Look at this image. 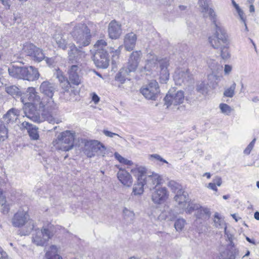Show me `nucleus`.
<instances>
[{
    "label": "nucleus",
    "instance_id": "obj_1",
    "mask_svg": "<svg viewBox=\"0 0 259 259\" xmlns=\"http://www.w3.org/2000/svg\"><path fill=\"white\" fill-rule=\"evenodd\" d=\"M80 69L77 65H72L68 67L67 72V77L63 73L57 71V78L60 83L62 90L65 96L74 97L79 92L76 87L82 83V76L79 74Z\"/></svg>",
    "mask_w": 259,
    "mask_h": 259
},
{
    "label": "nucleus",
    "instance_id": "obj_2",
    "mask_svg": "<svg viewBox=\"0 0 259 259\" xmlns=\"http://www.w3.org/2000/svg\"><path fill=\"white\" fill-rule=\"evenodd\" d=\"M55 84L48 80L44 81L39 86V91L44 95L48 97L46 99V111L42 116L45 120L52 124H58L62 122L60 118L56 117L58 113V106L53 99L56 91Z\"/></svg>",
    "mask_w": 259,
    "mask_h": 259
},
{
    "label": "nucleus",
    "instance_id": "obj_3",
    "mask_svg": "<svg viewBox=\"0 0 259 259\" xmlns=\"http://www.w3.org/2000/svg\"><path fill=\"white\" fill-rule=\"evenodd\" d=\"M70 25L73 26L70 34L78 47L88 46L91 42V32L96 31V25L90 23L88 26L84 23L74 22H71Z\"/></svg>",
    "mask_w": 259,
    "mask_h": 259
},
{
    "label": "nucleus",
    "instance_id": "obj_4",
    "mask_svg": "<svg viewBox=\"0 0 259 259\" xmlns=\"http://www.w3.org/2000/svg\"><path fill=\"white\" fill-rule=\"evenodd\" d=\"M75 132L66 130L60 133L52 142L53 146L58 150L69 151L74 147Z\"/></svg>",
    "mask_w": 259,
    "mask_h": 259
},
{
    "label": "nucleus",
    "instance_id": "obj_5",
    "mask_svg": "<svg viewBox=\"0 0 259 259\" xmlns=\"http://www.w3.org/2000/svg\"><path fill=\"white\" fill-rule=\"evenodd\" d=\"M10 76L17 79L33 81L38 79L39 73L37 69L32 66L19 67L13 66L8 69Z\"/></svg>",
    "mask_w": 259,
    "mask_h": 259
},
{
    "label": "nucleus",
    "instance_id": "obj_6",
    "mask_svg": "<svg viewBox=\"0 0 259 259\" xmlns=\"http://www.w3.org/2000/svg\"><path fill=\"white\" fill-rule=\"evenodd\" d=\"M28 211V208L26 206L20 208L12 219V225L15 227H21L28 224V230L25 235L29 234L34 228V222L30 219Z\"/></svg>",
    "mask_w": 259,
    "mask_h": 259
},
{
    "label": "nucleus",
    "instance_id": "obj_7",
    "mask_svg": "<svg viewBox=\"0 0 259 259\" xmlns=\"http://www.w3.org/2000/svg\"><path fill=\"white\" fill-rule=\"evenodd\" d=\"M84 153L90 158L96 155L105 156L107 151L101 143L97 140H84Z\"/></svg>",
    "mask_w": 259,
    "mask_h": 259
},
{
    "label": "nucleus",
    "instance_id": "obj_8",
    "mask_svg": "<svg viewBox=\"0 0 259 259\" xmlns=\"http://www.w3.org/2000/svg\"><path fill=\"white\" fill-rule=\"evenodd\" d=\"M20 100L23 104H35L39 106V109L46 110V99L44 98L41 100L38 93L34 87H28L25 93H22ZM44 113L47 112L45 111Z\"/></svg>",
    "mask_w": 259,
    "mask_h": 259
},
{
    "label": "nucleus",
    "instance_id": "obj_9",
    "mask_svg": "<svg viewBox=\"0 0 259 259\" xmlns=\"http://www.w3.org/2000/svg\"><path fill=\"white\" fill-rule=\"evenodd\" d=\"M55 233L53 226L43 227L41 229H36L32 236V242L37 246H44L52 239Z\"/></svg>",
    "mask_w": 259,
    "mask_h": 259
},
{
    "label": "nucleus",
    "instance_id": "obj_10",
    "mask_svg": "<svg viewBox=\"0 0 259 259\" xmlns=\"http://www.w3.org/2000/svg\"><path fill=\"white\" fill-rule=\"evenodd\" d=\"M144 172L143 166L136 165L135 167L131 169V172L137 179V183L135 184L133 188V193L135 195H140L144 192V184L142 174Z\"/></svg>",
    "mask_w": 259,
    "mask_h": 259
},
{
    "label": "nucleus",
    "instance_id": "obj_11",
    "mask_svg": "<svg viewBox=\"0 0 259 259\" xmlns=\"http://www.w3.org/2000/svg\"><path fill=\"white\" fill-rule=\"evenodd\" d=\"M215 27V33L209 37V42L213 48L218 49L223 45H227L228 40L221 27L218 25Z\"/></svg>",
    "mask_w": 259,
    "mask_h": 259
},
{
    "label": "nucleus",
    "instance_id": "obj_12",
    "mask_svg": "<svg viewBox=\"0 0 259 259\" xmlns=\"http://www.w3.org/2000/svg\"><path fill=\"white\" fill-rule=\"evenodd\" d=\"M143 168L144 170V172L142 174L144 184L151 190L160 186V185L162 183L163 179L162 176L155 172H152L150 175H146V168L143 166Z\"/></svg>",
    "mask_w": 259,
    "mask_h": 259
},
{
    "label": "nucleus",
    "instance_id": "obj_13",
    "mask_svg": "<svg viewBox=\"0 0 259 259\" xmlns=\"http://www.w3.org/2000/svg\"><path fill=\"white\" fill-rule=\"evenodd\" d=\"M160 92L158 82L152 80L141 89V94L147 99L156 100Z\"/></svg>",
    "mask_w": 259,
    "mask_h": 259
},
{
    "label": "nucleus",
    "instance_id": "obj_14",
    "mask_svg": "<svg viewBox=\"0 0 259 259\" xmlns=\"http://www.w3.org/2000/svg\"><path fill=\"white\" fill-rule=\"evenodd\" d=\"M151 200L156 204H161L169 197V192L165 187L159 186L152 190Z\"/></svg>",
    "mask_w": 259,
    "mask_h": 259
},
{
    "label": "nucleus",
    "instance_id": "obj_15",
    "mask_svg": "<svg viewBox=\"0 0 259 259\" xmlns=\"http://www.w3.org/2000/svg\"><path fill=\"white\" fill-rule=\"evenodd\" d=\"M23 104V110L25 116L35 122L40 123L42 121L37 111L38 109L40 110L38 105L30 103Z\"/></svg>",
    "mask_w": 259,
    "mask_h": 259
},
{
    "label": "nucleus",
    "instance_id": "obj_16",
    "mask_svg": "<svg viewBox=\"0 0 259 259\" xmlns=\"http://www.w3.org/2000/svg\"><path fill=\"white\" fill-rule=\"evenodd\" d=\"M68 48V59L72 63L78 64L85 58L86 56L85 52L78 49L74 44H69Z\"/></svg>",
    "mask_w": 259,
    "mask_h": 259
},
{
    "label": "nucleus",
    "instance_id": "obj_17",
    "mask_svg": "<svg viewBox=\"0 0 259 259\" xmlns=\"http://www.w3.org/2000/svg\"><path fill=\"white\" fill-rule=\"evenodd\" d=\"M192 75L187 68H178L174 74V79L177 85L186 84L192 80Z\"/></svg>",
    "mask_w": 259,
    "mask_h": 259
},
{
    "label": "nucleus",
    "instance_id": "obj_18",
    "mask_svg": "<svg viewBox=\"0 0 259 259\" xmlns=\"http://www.w3.org/2000/svg\"><path fill=\"white\" fill-rule=\"evenodd\" d=\"M165 104L168 108L171 105L177 106L182 104L184 101V92L182 91H178L177 93H168L164 98Z\"/></svg>",
    "mask_w": 259,
    "mask_h": 259
},
{
    "label": "nucleus",
    "instance_id": "obj_19",
    "mask_svg": "<svg viewBox=\"0 0 259 259\" xmlns=\"http://www.w3.org/2000/svg\"><path fill=\"white\" fill-rule=\"evenodd\" d=\"M169 62L168 59L166 58H162L159 61V65L157 66V72H159L160 81L162 83L165 82L169 79Z\"/></svg>",
    "mask_w": 259,
    "mask_h": 259
},
{
    "label": "nucleus",
    "instance_id": "obj_20",
    "mask_svg": "<svg viewBox=\"0 0 259 259\" xmlns=\"http://www.w3.org/2000/svg\"><path fill=\"white\" fill-rule=\"evenodd\" d=\"M141 56L142 53L141 51L133 52L130 56L126 66L124 67L127 70L128 72H135L138 68Z\"/></svg>",
    "mask_w": 259,
    "mask_h": 259
},
{
    "label": "nucleus",
    "instance_id": "obj_21",
    "mask_svg": "<svg viewBox=\"0 0 259 259\" xmlns=\"http://www.w3.org/2000/svg\"><path fill=\"white\" fill-rule=\"evenodd\" d=\"M94 61L97 67L107 68L109 64V59L107 51L96 52L94 55Z\"/></svg>",
    "mask_w": 259,
    "mask_h": 259
},
{
    "label": "nucleus",
    "instance_id": "obj_22",
    "mask_svg": "<svg viewBox=\"0 0 259 259\" xmlns=\"http://www.w3.org/2000/svg\"><path fill=\"white\" fill-rule=\"evenodd\" d=\"M159 210L158 208H154L151 213V216L155 219H157L158 221H172L176 218V215L174 213V211L171 210H164L160 212V213L157 216L156 213L159 212Z\"/></svg>",
    "mask_w": 259,
    "mask_h": 259
},
{
    "label": "nucleus",
    "instance_id": "obj_23",
    "mask_svg": "<svg viewBox=\"0 0 259 259\" xmlns=\"http://www.w3.org/2000/svg\"><path fill=\"white\" fill-rule=\"evenodd\" d=\"M109 37L112 39L118 38L122 34L121 24L115 20L111 21L108 27Z\"/></svg>",
    "mask_w": 259,
    "mask_h": 259
},
{
    "label": "nucleus",
    "instance_id": "obj_24",
    "mask_svg": "<svg viewBox=\"0 0 259 259\" xmlns=\"http://www.w3.org/2000/svg\"><path fill=\"white\" fill-rule=\"evenodd\" d=\"M161 59V58L158 57L153 52L149 53L147 55L145 65L141 69V71H150L152 68L155 67L156 64L159 65V61Z\"/></svg>",
    "mask_w": 259,
    "mask_h": 259
},
{
    "label": "nucleus",
    "instance_id": "obj_25",
    "mask_svg": "<svg viewBox=\"0 0 259 259\" xmlns=\"http://www.w3.org/2000/svg\"><path fill=\"white\" fill-rule=\"evenodd\" d=\"M119 181L125 187H130L133 185V179L131 175L125 169H120L117 173Z\"/></svg>",
    "mask_w": 259,
    "mask_h": 259
},
{
    "label": "nucleus",
    "instance_id": "obj_26",
    "mask_svg": "<svg viewBox=\"0 0 259 259\" xmlns=\"http://www.w3.org/2000/svg\"><path fill=\"white\" fill-rule=\"evenodd\" d=\"M174 199L177 204V206L181 209L185 208L190 200L188 194L185 190L175 194Z\"/></svg>",
    "mask_w": 259,
    "mask_h": 259
},
{
    "label": "nucleus",
    "instance_id": "obj_27",
    "mask_svg": "<svg viewBox=\"0 0 259 259\" xmlns=\"http://www.w3.org/2000/svg\"><path fill=\"white\" fill-rule=\"evenodd\" d=\"M137 37L136 34L130 32L125 35L124 37V46L126 51H131L135 47Z\"/></svg>",
    "mask_w": 259,
    "mask_h": 259
},
{
    "label": "nucleus",
    "instance_id": "obj_28",
    "mask_svg": "<svg viewBox=\"0 0 259 259\" xmlns=\"http://www.w3.org/2000/svg\"><path fill=\"white\" fill-rule=\"evenodd\" d=\"M21 128H26L30 138L33 140H38L39 136L36 126L27 121H24L21 124Z\"/></svg>",
    "mask_w": 259,
    "mask_h": 259
},
{
    "label": "nucleus",
    "instance_id": "obj_29",
    "mask_svg": "<svg viewBox=\"0 0 259 259\" xmlns=\"http://www.w3.org/2000/svg\"><path fill=\"white\" fill-rule=\"evenodd\" d=\"M53 38L58 48L65 50L67 48V47H68L69 44H68L65 34L61 33H56L54 35Z\"/></svg>",
    "mask_w": 259,
    "mask_h": 259
},
{
    "label": "nucleus",
    "instance_id": "obj_30",
    "mask_svg": "<svg viewBox=\"0 0 259 259\" xmlns=\"http://www.w3.org/2000/svg\"><path fill=\"white\" fill-rule=\"evenodd\" d=\"M20 110L15 108L10 109L4 116V119L8 123H13L17 120L20 114Z\"/></svg>",
    "mask_w": 259,
    "mask_h": 259
},
{
    "label": "nucleus",
    "instance_id": "obj_31",
    "mask_svg": "<svg viewBox=\"0 0 259 259\" xmlns=\"http://www.w3.org/2000/svg\"><path fill=\"white\" fill-rule=\"evenodd\" d=\"M46 257L47 259H62L61 256L59 254L58 248L54 245L50 247L49 250L46 253Z\"/></svg>",
    "mask_w": 259,
    "mask_h": 259
},
{
    "label": "nucleus",
    "instance_id": "obj_32",
    "mask_svg": "<svg viewBox=\"0 0 259 259\" xmlns=\"http://www.w3.org/2000/svg\"><path fill=\"white\" fill-rule=\"evenodd\" d=\"M130 73L131 72L127 71V70L126 69L125 67H123L116 74L115 80L119 82L121 84H123L128 78Z\"/></svg>",
    "mask_w": 259,
    "mask_h": 259
},
{
    "label": "nucleus",
    "instance_id": "obj_33",
    "mask_svg": "<svg viewBox=\"0 0 259 259\" xmlns=\"http://www.w3.org/2000/svg\"><path fill=\"white\" fill-rule=\"evenodd\" d=\"M5 91L8 94L13 96L14 97L21 99L22 93L16 85H12L6 87Z\"/></svg>",
    "mask_w": 259,
    "mask_h": 259
},
{
    "label": "nucleus",
    "instance_id": "obj_34",
    "mask_svg": "<svg viewBox=\"0 0 259 259\" xmlns=\"http://www.w3.org/2000/svg\"><path fill=\"white\" fill-rule=\"evenodd\" d=\"M197 219H206L209 218L210 215V211L209 208L205 207H200L197 209L195 214Z\"/></svg>",
    "mask_w": 259,
    "mask_h": 259
},
{
    "label": "nucleus",
    "instance_id": "obj_35",
    "mask_svg": "<svg viewBox=\"0 0 259 259\" xmlns=\"http://www.w3.org/2000/svg\"><path fill=\"white\" fill-rule=\"evenodd\" d=\"M167 186L170 188L171 192L176 194L184 190L180 184L174 181H169L167 184Z\"/></svg>",
    "mask_w": 259,
    "mask_h": 259
},
{
    "label": "nucleus",
    "instance_id": "obj_36",
    "mask_svg": "<svg viewBox=\"0 0 259 259\" xmlns=\"http://www.w3.org/2000/svg\"><path fill=\"white\" fill-rule=\"evenodd\" d=\"M214 226L219 228H224L225 232L226 231L227 227L224 222V220L219 217V214L218 212L215 213L214 215Z\"/></svg>",
    "mask_w": 259,
    "mask_h": 259
},
{
    "label": "nucleus",
    "instance_id": "obj_37",
    "mask_svg": "<svg viewBox=\"0 0 259 259\" xmlns=\"http://www.w3.org/2000/svg\"><path fill=\"white\" fill-rule=\"evenodd\" d=\"M36 51H35L30 56L34 61L40 62L45 59V56L42 50L39 48L36 47Z\"/></svg>",
    "mask_w": 259,
    "mask_h": 259
},
{
    "label": "nucleus",
    "instance_id": "obj_38",
    "mask_svg": "<svg viewBox=\"0 0 259 259\" xmlns=\"http://www.w3.org/2000/svg\"><path fill=\"white\" fill-rule=\"evenodd\" d=\"M199 208V205L198 204L194 203L189 201V202L187 204V206L185 208H183L182 210L185 211L186 213L190 214L192 213L194 210H197Z\"/></svg>",
    "mask_w": 259,
    "mask_h": 259
},
{
    "label": "nucleus",
    "instance_id": "obj_39",
    "mask_svg": "<svg viewBox=\"0 0 259 259\" xmlns=\"http://www.w3.org/2000/svg\"><path fill=\"white\" fill-rule=\"evenodd\" d=\"M36 47L32 44L27 43L24 45L23 52L28 56H31L35 51H36Z\"/></svg>",
    "mask_w": 259,
    "mask_h": 259
},
{
    "label": "nucleus",
    "instance_id": "obj_40",
    "mask_svg": "<svg viewBox=\"0 0 259 259\" xmlns=\"http://www.w3.org/2000/svg\"><path fill=\"white\" fill-rule=\"evenodd\" d=\"M124 219L128 222H132L135 219V213L133 211L124 207L123 209Z\"/></svg>",
    "mask_w": 259,
    "mask_h": 259
},
{
    "label": "nucleus",
    "instance_id": "obj_41",
    "mask_svg": "<svg viewBox=\"0 0 259 259\" xmlns=\"http://www.w3.org/2000/svg\"><path fill=\"white\" fill-rule=\"evenodd\" d=\"M209 67L212 72H218L222 70L223 66L219 64L217 61L213 60H210L208 61Z\"/></svg>",
    "mask_w": 259,
    "mask_h": 259
},
{
    "label": "nucleus",
    "instance_id": "obj_42",
    "mask_svg": "<svg viewBox=\"0 0 259 259\" xmlns=\"http://www.w3.org/2000/svg\"><path fill=\"white\" fill-rule=\"evenodd\" d=\"M215 72H212L208 75V79L209 83L212 85V88H215L220 80V77L215 74Z\"/></svg>",
    "mask_w": 259,
    "mask_h": 259
},
{
    "label": "nucleus",
    "instance_id": "obj_43",
    "mask_svg": "<svg viewBox=\"0 0 259 259\" xmlns=\"http://www.w3.org/2000/svg\"><path fill=\"white\" fill-rule=\"evenodd\" d=\"M198 5L200 8V11L204 17L207 16V10L209 8L208 2L207 0H199Z\"/></svg>",
    "mask_w": 259,
    "mask_h": 259
},
{
    "label": "nucleus",
    "instance_id": "obj_44",
    "mask_svg": "<svg viewBox=\"0 0 259 259\" xmlns=\"http://www.w3.org/2000/svg\"><path fill=\"white\" fill-rule=\"evenodd\" d=\"M229 42L228 41L227 45H223L219 49L221 50V55L223 59H227L230 58V54L229 50Z\"/></svg>",
    "mask_w": 259,
    "mask_h": 259
},
{
    "label": "nucleus",
    "instance_id": "obj_45",
    "mask_svg": "<svg viewBox=\"0 0 259 259\" xmlns=\"http://www.w3.org/2000/svg\"><path fill=\"white\" fill-rule=\"evenodd\" d=\"M107 42L104 39L98 40L94 45V48L96 52L106 51L105 48L107 47Z\"/></svg>",
    "mask_w": 259,
    "mask_h": 259
},
{
    "label": "nucleus",
    "instance_id": "obj_46",
    "mask_svg": "<svg viewBox=\"0 0 259 259\" xmlns=\"http://www.w3.org/2000/svg\"><path fill=\"white\" fill-rule=\"evenodd\" d=\"M8 129L3 121L0 120V140L4 141L8 138Z\"/></svg>",
    "mask_w": 259,
    "mask_h": 259
},
{
    "label": "nucleus",
    "instance_id": "obj_47",
    "mask_svg": "<svg viewBox=\"0 0 259 259\" xmlns=\"http://www.w3.org/2000/svg\"><path fill=\"white\" fill-rule=\"evenodd\" d=\"M186 224V222L185 219L179 218L176 221L174 227L177 231L180 232L183 229Z\"/></svg>",
    "mask_w": 259,
    "mask_h": 259
},
{
    "label": "nucleus",
    "instance_id": "obj_48",
    "mask_svg": "<svg viewBox=\"0 0 259 259\" xmlns=\"http://www.w3.org/2000/svg\"><path fill=\"white\" fill-rule=\"evenodd\" d=\"M114 156L120 163L127 165H132L133 164V162L131 160L124 158L117 152L114 153Z\"/></svg>",
    "mask_w": 259,
    "mask_h": 259
},
{
    "label": "nucleus",
    "instance_id": "obj_49",
    "mask_svg": "<svg viewBox=\"0 0 259 259\" xmlns=\"http://www.w3.org/2000/svg\"><path fill=\"white\" fill-rule=\"evenodd\" d=\"M219 108L222 113L227 115H230L231 113L233 111V108L225 103H221L219 105Z\"/></svg>",
    "mask_w": 259,
    "mask_h": 259
},
{
    "label": "nucleus",
    "instance_id": "obj_50",
    "mask_svg": "<svg viewBox=\"0 0 259 259\" xmlns=\"http://www.w3.org/2000/svg\"><path fill=\"white\" fill-rule=\"evenodd\" d=\"M122 46L119 47L117 49L113 50V49L110 48L111 51L110 53L112 55V61L116 63L118 60L119 55L121 53Z\"/></svg>",
    "mask_w": 259,
    "mask_h": 259
},
{
    "label": "nucleus",
    "instance_id": "obj_51",
    "mask_svg": "<svg viewBox=\"0 0 259 259\" xmlns=\"http://www.w3.org/2000/svg\"><path fill=\"white\" fill-rule=\"evenodd\" d=\"M236 85V83L233 82V83L229 88H227L225 90L224 92V96L230 98L232 97L234 95Z\"/></svg>",
    "mask_w": 259,
    "mask_h": 259
},
{
    "label": "nucleus",
    "instance_id": "obj_52",
    "mask_svg": "<svg viewBox=\"0 0 259 259\" xmlns=\"http://www.w3.org/2000/svg\"><path fill=\"white\" fill-rule=\"evenodd\" d=\"M196 90L202 95L207 94L208 91L207 85L203 82L197 84Z\"/></svg>",
    "mask_w": 259,
    "mask_h": 259
},
{
    "label": "nucleus",
    "instance_id": "obj_53",
    "mask_svg": "<svg viewBox=\"0 0 259 259\" xmlns=\"http://www.w3.org/2000/svg\"><path fill=\"white\" fill-rule=\"evenodd\" d=\"M207 16H209L210 17L211 19L213 20V22L215 26L218 25L215 20L216 18V15L214 10L212 9L209 8L208 9V10H207V16L206 17H207Z\"/></svg>",
    "mask_w": 259,
    "mask_h": 259
},
{
    "label": "nucleus",
    "instance_id": "obj_54",
    "mask_svg": "<svg viewBox=\"0 0 259 259\" xmlns=\"http://www.w3.org/2000/svg\"><path fill=\"white\" fill-rule=\"evenodd\" d=\"M256 139H254L247 146V147L244 149V153L246 155H249L253 149L254 144L255 142Z\"/></svg>",
    "mask_w": 259,
    "mask_h": 259
},
{
    "label": "nucleus",
    "instance_id": "obj_55",
    "mask_svg": "<svg viewBox=\"0 0 259 259\" xmlns=\"http://www.w3.org/2000/svg\"><path fill=\"white\" fill-rule=\"evenodd\" d=\"M149 158L151 160H153L154 159L167 163V162L166 160L162 158L159 155L157 154H151L149 155Z\"/></svg>",
    "mask_w": 259,
    "mask_h": 259
},
{
    "label": "nucleus",
    "instance_id": "obj_56",
    "mask_svg": "<svg viewBox=\"0 0 259 259\" xmlns=\"http://www.w3.org/2000/svg\"><path fill=\"white\" fill-rule=\"evenodd\" d=\"M234 256L232 254H230L229 251H226L221 254L220 259H234Z\"/></svg>",
    "mask_w": 259,
    "mask_h": 259
},
{
    "label": "nucleus",
    "instance_id": "obj_57",
    "mask_svg": "<svg viewBox=\"0 0 259 259\" xmlns=\"http://www.w3.org/2000/svg\"><path fill=\"white\" fill-rule=\"evenodd\" d=\"M6 202V198L3 189L0 188V204L2 205Z\"/></svg>",
    "mask_w": 259,
    "mask_h": 259
},
{
    "label": "nucleus",
    "instance_id": "obj_58",
    "mask_svg": "<svg viewBox=\"0 0 259 259\" xmlns=\"http://www.w3.org/2000/svg\"><path fill=\"white\" fill-rule=\"evenodd\" d=\"M0 2L3 5L4 8L6 10H9L11 7L10 0H0Z\"/></svg>",
    "mask_w": 259,
    "mask_h": 259
},
{
    "label": "nucleus",
    "instance_id": "obj_59",
    "mask_svg": "<svg viewBox=\"0 0 259 259\" xmlns=\"http://www.w3.org/2000/svg\"><path fill=\"white\" fill-rule=\"evenodd\" d=\"M103 133L107 137H110V138H113L114 136H117L118 137H119V135L117 134H115V133H112V132H111L109 131H107V130H103Z\"/></svg>",
    "mask_w": 259,
    "mask_h": 259
},
{
    "label": "nucleus",
    "instance_id": "obj_60",
    "mask_svg": "<svg viewBox=\"0 0 259 259\" xmlns=\"http://www.w3.org/2000/svg\"><path fill=\"white\" fill-rule=\"evenodd\" d=\"M213 182L219 187L221 186L222 184V180L220 177L217 176L213 180Z\"/></svg>",
    "mask_w": 259,
    "mask_h": 259
},
{
    "label": "nucleus",
    "instance_id": "obj_61",
    "mask_svg": "<svg viewBox=\"0 0 259 259\" xmlns=\"http://www.w3.org/2000/svg\"><path fill=\"white\" fill-rule=\"evenodd\" d=\"M207 187L208 189L212 190H213L214 191H218V188L217 187V185L213 182L208 183Z\"/></svg>",
    "mask_w": 259,
    "mask_h": 259
},
{
    "label": "nucleus",
    "instance_id": "obj_62",
    "mask_svg": "<svg viewBox=\"0 0 259 259\" xmlns=\"http://www.w3.org/2000/svg\"><path fill=\"white\" fill-rule=\"evenodd\" d=\"M232 67L229 65H225L224 67V72L225 74H229L232 71Z\"/></svg>",
    "mask_w": 259,
    "mask_h": 259
},
{
    "label": "nucleus",
    "instance_id": "obj_63",
    "mask_svg": "<svg viewBox=\"0 0 259 259\" xmlns=\"http://www.w3.org/2000/svg\"><path fill=\"white\" fill-rule=\"evenodd\" d=\"M7 254L1 248H0V259H6Z\"/></svg>",
    "mask_w": 259,
    "mask_h": 259
},
{
    "label": "nucleus",
    "instance_id": "obj_64",
    "mask_svg": "<svg viewBox=\"0 0 259 259\" xmlns=\"http://www.w3.org/2000/svg\"><path fill=\"white\" fill-rule=\"evenodd\" d=\"M92 100L95 103H97L99 102L100 98L97 94H94L92 96Z\"/></svg>",
    "mask_w": 259,
    "mask_h": 259
}]
</instances>
